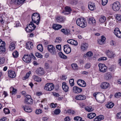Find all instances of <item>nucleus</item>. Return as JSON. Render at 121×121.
I'll use <instances>...</instances> for the list:
<instances>
[{
	"label": "nucleus",
	"mask_w": 121,
	"mask_h": 121,
	"mask_svg": "<svg viewBox=\"0 0 121 121\" xmlns=\"http://www.w3.org/2000/svg\"><path fill=\"white\" fill-rule=\"evenodd\" d=\"M40 17L39 14L37 13H35L32 15V21L27 25V27L25 28L26 31L28 32H31L35 30L36 28V26L33 23L38 25L39 22Z\"/></svg>",
	"instance_id": "nucleus-1"
},
{
	"label": "nucleus",
	"mask_w": 121,
	"mask_h": 121,
	"mask_svg": "<svg viewBox=\"0 0 121 121\" xmlns=\"http://www.w3.org/2000/svg\"><path fill=\"white\" fill-rule=\"evenodd\" d=\"M105 99V97L104 95L101 93L99 94V95H97V98L96 99L97 101L101 103L104 102Z\"/></svg>",
	"instance_id": "nucleus-2"
},
{
	"label": "nucleus",
	"mask_w": 121,
	"mask_h": 121,
	"mask_svg": "<svg viewBox=\"0 0 121 121\" xmlns=\"http://www.w3.org/2000/svg\"><path fill=\"white\" fill-rule=\"evenodd\" d=\"M48 50L52 55H55L56 53V49L53 45H49L47 47Z\"/></svg>",
	"instance_id": "nucleus-3"
},
{
	"label": "nucleus",
	"mask_w": 121,
	"mask_h": 121,
	"mask_svg": "<svg viewBox=\"0 0 121 121\" xmlns=\"http://www.w3.org/2000/svg\"><path fill=\"white\" fill-rule=\"evenodd\" d=\"M33 101V100L32 99L31 96L27 95L26 96L24 102L25 104H32Z\"/></svg>",
	"instance_id": "nucleus-4"
},
{
	"label": "nucleus",
	"mask_w": 121,
	"mask_h": 121,
	"mask_svg": "<svg viewBox=\"0 0 121 121\" xmlns=\"http://www.w3.org/2000/svg\"><path fill=\"white\" fill-rule=\"evenodd\" d=\"M54 88V85L52 83H48L44 87V89L46 90L51 91L53 90Z\"/></svg>",
	"instance_id": "nucleus-5"
},
{
	"label": "nucleus",
	"mask_w": 121,
	"mask_h": 121,
	"mask_svg": "<svg viewBox=\"0 0 121 121\" xmlns=\"http://www.w3.org/2000/svg\"><path fill=\"white\" fill-rule=\"evenodd\" d=\"M112 9L115 11L119 10L120 8L121 5L120 3L118 1L114 2L113 4Z\"/></svg>",
	"instance_id": "nucleus-6"
},
{
	"label": "nucleus",
	"mask_w": 121,
	"mask_h": 121,
	"mask_svg": "<svg viewBox=\"0 0 121 121\" xmlns=\"http://www.w3.org/2000/svg\"><path fill=\"white\" fill-rule=\"evenodd\" d=\"M99 68V71L101 72H105L107 69V67L104 64L99 63L98 65Z\"/></svg>",
	"instance_id": "nucleus-7"
},
{
	"label": "nucleus",
	"mask_w": 121,
	"mask_h": 121,
	"mask_svg": "<svg viewBox=\"0 0 121 121\" xmlns=\"http://www.w3.org/2000/svg\"><path fill=\"white\" fill-rule=\"evenodd\" d=\"M22 59L25 62H29L31 60V56L29 54H27V55L25 54L24 56L23 57Z\"/></svg>",
	"instance_id": "nucleus-8"
},
{
	"label": "nucleus",
	"mask_w": 121,
	"mask_h": 121,
	"mask_svg": "<svg viewBox=\"0 0 121 121\" xmlns=\"http://www.w3.org/2000/svg\"><path fill=\"white\" fill-rule=\"evenodd\" d=\"M64 50L66 53H69L71 51V48L70 46L68 44L64 46Z\"/></svg>",
	"instance_id": "nucleus-9"
},
{
	"label": "nucleus",
	"mask_w": 121,
	"mask_h": 121,
	"mask_svg": "<svg viewBox=\"0 0 121 121\" xmlns=\"http://www.w3.org/2000/svg\"><path fill=\"white\" fill-rule=\"evenodd\" d=\"M114 33L116 36L119 38H121V32L118 28H116L114 30Z\"/></svg>",
	"instance_id": "nucleus-10"
},
{
	"label": "nucleus",
	"mask_w": 121,
	"mask_h": 121,
	"mask_svg": "<svg viewBox=\"0 0 121 121\" xmlns=\"http://www.w3.org/2000/svg\"><path fill=\"white\" fill-rule=\"evenodd\" d=\"M73 92L74 93L78 94L82 91V89L77 86H74L73 87Z\"/></svg>",
	"instance_id": "nucleus-11"
},
{
	"label": "nucleus",
	"mask_w": 121,
	"mask_h": 121,
	"mask_svg": "<svg viewBox=\"0 0 121 121\" xmlns=\"http://www.w3.org/2000/svg\"><path fill=\"white\" fill-rule=\"evenodd\" d=\"M77 83L78 85L82 87H84L86 86V82L83 80L79 79L77 81Z\"/></svg>",
	"instance_id": "nucleus-12"
},
{
	"label": "nucleus",
	"mask_w": 121,
	"mask_h": 121,
	"mask_svg": "<svg viewBox=\"0 0 121 121\" xmlns=\"http://www.w3.org/2000/svg\"><path fill=\"white\" fill-rule=\"evenodd\" d=\"M26 0H13V2L17 5H21L23 4Z\"/></svg>",
	"instance_id": "nucleus-13"
},
{
	"label": "nucleus",
	"mask_w": 121,
	"mask_h": 121,
	"mask_svg": "<svg viewBox=\"0 0 121 121\" xmlns=\"http://www.w3.org/2000/svg\"><path fill=\"white\" fill-rule=\"evenodd\" d=\"M56 21L58 22H63L64 21L65 18L61 16H57L56 17Z\"/></svg>",
	"instance_id": "nucleus-14"
},
{
	"label": "nucleus",
	"mask_w": 121,
	"mask_h": 121,
	"mask_svg": "<svg viewBox=\"0 0 121 121\" xmlns=\"http://www.w3.org/2000/svg\"><path fill=\"white\" fill-rule=\"evenodd\" d=\"M65 10L63 11V13L65 15H68L70 13L71 10L70 7L66 6L65 7Z\"/></svg>",
	"instance_id": "nucleus-15"
},
{
	"label": "nucleus",
	"mask_w": 121,
	"mask_h": 121,
	"mask_svg": "<svg viewBox=\"0 0 121 121\" xmlns=\"http://www.w3.org/2000/svg\"><path fill=\"white\" fill-rule=\"evenodd\" d=\"M106 53L108 56L110 58H113L115 56V54H114L112 52L110 51L109 50H108L106 52Z\"/></svg>",
	"instance_id": "nucleus-16"
},
{
	"label": "nucleus",
	"mask_w": 121,
	"mask_h": 121,
	"mask_svg": "<svg viewBox=\"0 0 121 121\" xmlns=\"http://www.w3.org/2000/svg\"><path fill=\"white\" fill-rule=\"evenodd\" d=\"M86 98V96L83 95H77L75 97V99H76L79 100H84Z\"/></svg>",
	"instance_id": "nucleus-17"
},
{
	"label": "nucleus",
	"mask_w": 121,
	"mask_h": 121,
	"mask_svg": "<svg viewBox=\"0 0 121 121\" xmlns=\"http://www.w3.org/2000/svg\"><path fill=\"white\" fill-rule=\"evenodd\" d=\"M104 78L107 80H109L112 78V76L111 73L108 72L105 73L104 75Z\"/></svg>",
	"instance_id": "nucleus-18"
},
{
	"label": "nucleus",
	"mask_w": 121,
	"mask_h": 121,
	"mask_svg": "<svg viewBox=\"0 0 121 121\" xmlns=\"http://www.w3.org/2000/svg\"><path fill=\"white\" fill-rule=\"evenodd\" d=\"M88 44L87 43H82L81 45V49L83 51H85L88 48Z\"/></svg>",
	"instance_id": "nucleus-19"
},
{
	"label": "nucleus",
	"mask_w": 121,
	"mask_h": 121,
	"mask_svg": "<svg viewBox=\"0 0 121 121\" xmlns=\"http://www.w3.org/2000/svg\"><path fill=\"white\" fill-rule=\"evenodd\" d=\"M36 73L39 75H43L44 74L43 70V68L39 67L38 69L36 71Z\"/></svg>",
	"instance_id": "nucleus-20"
},
{
	"label": "nucleus",
	"mask_w": 121,
	"mask_h": 121,
	"mask_svg": "<svg viewBox=\"0 0 121 121\" xmlns=\"http://www.w3.org/2000/svg\"><path fill=\"white\" fill-rule=\"evenodd\" d=\"M88 7L89 10L93 11L95 9V4L93 3H89L88 5Z\"/></svg>",
	"instance_id": "nucleus-21"
},
{
	"label": "nucleus",
	"mask_w": 121,
	"mask_h": 121,
	"mask_svg": "<svg viewBox=\"0 0 121 121\" xmlns=\"http://www.w3.org/2000/svg\"><path fill=\"white\" fill-rule=\"evenodd\" d=\"M9 76L11 78H14L16 76V74L14 71L11 70L8 71Z\"/></svg>",
	"instance_id": "nucleus-22"
},
{
	"label": "nucleus",
	"mask_w": 121,
	"mask_h": 121,
	"mask_svg": "<svg viewBox=\"0 0 121 121\" xmlns=\"http://www.w3.org/2000/svg\"><path fill=\"white\" fill-rule=\"evenodd\" d=\"M5 43L4 42H2L0 46V50L1 52H5Z\"/></svg>",
	"instance_id": "nucleus-23"
},
{
	"label": "nucleus",
	"mask_w": 121,
	"mask_h": 121,
	"mask_svg": "<svg viewBox=\"0 0 121 121\" xmlns=\"http://www.w3.org/2000/svg\"><path fill=\"white\" fill-rule=\"evenodd\" d=\"M62 88L64 90L65 92H67L68 91L69 87L66 85L65 82H63L62 83Z\"/></svg>",
	"instance_id": "nucleus-24"
},
{
	"label": "nucleus",
	"mask_w": 121,
	"mask_h": 121,
	"mask_svg": "<svg viewBox=\"0 0 121 121\" xmlns=\"http://www.w3.org/2000/svg\"><path fill=\"white\" fill-rule=\"evenodd\" d=\"M110 86L109 84L107 82H103L102 83L101 85V88L102 89H105L108 88Z\"/></svg>",
	"instance_id": "nucleus-25"
},
{
	"label": "nucleus",
	"mask_w": 121,
	"mask_h": 121,
	"mask_svg": "<svg viewBox=\"0 0 121 121\" xmlns=\"http://www.w3.org/2000/svg\"><path fill=\"white\" fill-rule=\"evenodd\" d=\"M26 48L29 49H30L33 47V44L32 42L29 41L26 44Z\"/></svg>",
	"instance_id": "nucleus-26"
},
{
	"label": "nucleus",
	"mask_w": 121,
	"mask_h": 121,
	"mask_svg": "<svg viewBox=\"0 0 121 121\" xmlns=\"http://www.w3.org/2000/svg\"><path fill=\"white\" fill-rule=\"evenodd\" d=\"M22 107L24 108V110L27 112H30L32 111V109L30 107H26V106L22 105Z\"/></svg>",
	"instance_id": "nucleus-27"
},
{
	"label": "nucleus",
	"mask_w": 121,
	"mask_h": 121,
	"mask_svg": "<svg viewBox=\"0 0 121 121\" xmlns=\"http://www.w3.org/2000/svg\"><path fill=\"white\" fill-rule=\"evenodd\" d=\"M62 26L60 25L55 24L54 25L52 26L53 28L56 30H58L61 28Z\"/></svg>",
	"instance_id": "nucleus-28"
},
{
	"label": "nucleus",
	"mask_w": 121,
	"mask_h": 121,
	"mask_svg": "<svg viewBox=\"0 0 121 121\" xmlns=\"http://www.w3.org/2000/svg\"><path fill=\"white\" fill-rule=\"evenodd\" d=\"M88 23L91 24H95L96 22L95 19L92 17L89 18L88 20Z\"/></svg>",
	"instance_id": "nucleus-29"
},
{
	"label": "nucleus",
	"mask_w": 121,
	"mask_h": 121,
	"mask_svg": "<svg viewBox=\"0 0 121 121\" xmlns=\"http://www.w3.org/2000/svg\"><path fill=\"white\" fill-rule=\"evenodd\" d=\"M85 19L83 18H80L78 19L76 21V23L78 26H79V25L83 21H85Z\"/></svg>",
	"instance_id": "nucleus-30"
},
{
	"label": "nucleus",
	"mask_w": 121,
	"mask_h": 121,
	"mask_svg": "<svg viewBox=\"0 0 121 121\" xmlns=\"http://www.w3.org/2000/svg\"><path fill=\"white\" fill-rule=\"evenodd\" d=\"M61 31L65 35H68L69 34L70 30L66 29H62L61 30Z\"/></svg>",
	"instance_id": "nucleus-31"
},
{
	"label": "nucleus",
	"mask_w": 121,
	"mask_h": 121,
	"mask_svg": "<svg viewBox=\"0 0 121 121\" xmlns=\"http://www.w3.org/2000/svg\"><path fill=\"white\" fill-rule=\"evenodd\" d=\"M96 115V114L95 113H91L88 114L87 117L88 118L91 119L93 118Z\"/></svg>",
	"instance_id": "nucleus-32"
},
{
	"label": "nucleus",
	"mask_w": 121,
	"mask_h": 121,
	"mask_svg": "<svg viewBox=\"0 0 121 121\" xmlns=\"http://www.w3.org/2000/svg\"><path fill=\"white\" fill-rule=\"evenodd\" d=\"M58 55L61 58L66 59L67 58V56L61 52H59Z\"/></svg>",
	"instance_id": "nucleus-33"
},
{
	"label": "nucleus",
	"mask_w": 121,
	"mask_h": 121,
	"mask_svg": "<svg viewBox=\"0 0 121 121\" xmlns=\"http://www.w3.org/2000/svg\"><path fill=\"white\" fill-rule=\"evenodd\" d=\"M87 25V23L86 22L85 20V21H83L79 25V26L81 27L82 28H84L86 27Z\"/></svg>",
	"instance_id": "nucleus-34"
},
{
	"label": "nucleus",
	"mask_w": 121,
	"mask_h": 121,
	"mask_svg": "<svg viewBox=\"0 0 121 121\" xmlns=\"http://www.w3.org/2000/svg\"><path fill=\"white\" fill-rule=\"evenodd\" d=\"M114 105V104L112 102H108V104L106 105V107L108 108H111Z\"/></svg>",
	"instance_id": "nucleus-35"
},
{
	"label": "nucleus",
	"mask_w": 121,
	"mask_h": 121,
	"mask_svg": "<svg viewBox=\"0 0 121 121\" xmlns=\"http://www.w3.org/2000/svg\"><path fill=\"white\" fill-rule=\"evenodd\" d=\"M33 77L34 80L37 82H40L41 81V78L38 76L34 75Z\"/></svg>",
	"instance_id": "nucleus-36"
},
{
	"label": "nucleus",
	"mask_w": 121,
	"mask_h": 121,
	"mask_svg": "<svg viewBox=\"0 0 121 121\" xmlns=\"http://www.w3.org/2000/svg\"><path fill=\"white\" fill-rule=\"evenodd\" d=\"M11 51L14 49L15 48V44L13 43H10V45L9 47Z\"/></svg>",
	"instance_id": "nucleus-37"
},
{
	"label": "nucleus",
	"mask_w": 121,
	"mask_h": 121,
	"mask_svg": "<svg viewBox=\"0 0 121 121\" xmlns=\"http://www.w3.org/2000/svg\"><path fill=\"white\" fill-rule=\"evenodd\" d=\"M71 66L74 70H77L78 68V66L76 64H73L71 65Z\"/></svg>",
	"instance_id": "nucleus-38"
},
{
	"label": "nucleus",
	"mask_w": 121,
	"mask_h": 121,
	"mask_svg": "<svg viewBox=\"0 0 121 121\" xmlns=\"http://www.w3.org/2000/svg\"><path fill=\"white\" fill-rule=\"evenodd\" d=\"M67 112H68L69 114L70 115H73L75 113L74 111L73 110L71 109H68L67 110Z\"/></svg>",
	"instance_id": "nucleus-39"
},
{
	"label": "nucleus",
	"mask_w": 121,
	"mask_h": 121,
	"mask_svg": "<svg viewBox=\"0 0 121 121\" xmlns=\"http://www.w3.org/2000/svg\"><path fill=\"white\" fill-rule=\"evenodd\" d=\"M106 20V18L105 17H102L99 19V21L101 23H103L105 22Z\"/></svg>",
	"instance_id": "nucleus-40"
},
{
	"label": "nucleus",
	"mask_w": 121,
	"mask_h": 121,
	"mask_svg": "<svg viewBox=\"0 0 121 121\" xmlns=\"http://www.w3.org/2000/svg\"><path fill=\"white\" fill-rule=\"evenodd\" d=\"M12 55L14 57L16 58L18 56V52L17 51H16L15 52H14L13 53Z\"/></svg>",
	"instance_id": "nucleus-41"
},
{
	"label": "nucleus",
	"mask_w": 121,
	"mask_h": 121,
	"mask_svg": "<svg viewBox=\"0 0 121 121\" xmlns=\"http://www.w3.org/2000/svg\"><path fill=\"white\" fill-rule=\"evenodd\" d=\"M37 49L41 52L43 51V46L42 45L39 44L38 45L37 47Z\"/></svg>",
	"instance_id": "nucleus-42"
},
{
	"label": "nucleus",
	"mask_w": 121,
	"mask_h": 121,
	"mask_svg": "<svg viewBox=\"0 0 121 121\" xmlns=\"http://www.w3.org/2000/svg\"><path fill=\"white\" fill-rule=\"evenodd\" d=\"M69 83L71 86H73L74 84V79H70L69 80Z\"/></svg>",
	"instance_id": "nucleus-43"
},
{
	"label": "nucleus",
	"mask_w": 121,
	"mask_h": 121,
	"mask_svg": "<svg viewBox=\"0 0 121 121\" xmlns=\"http://www.w3.org/2000/svg\"><path fill=\"white\" fill-rule=\"evenodd\" d=\"M85 109L89 112H91L93 110V109L91 107H86L85 108Z\"/></svg>",
	"instance_id": "nucleus-44"
},
{
	"label": "nucleus",
	"mask_w": 121,
	"mask_h": 121,
	"mask_svg": "<svg viewBox=\"0 0 121 121\" xmlns=\"http://www.w3.org/2000/svg\"><path fill=\"white\" fill-rule=\"evenodd\" d=\"M61 41V38L60 37H57L56 38V40L55 41V43H60Z\"/></svg>",
	"instance_id": "nucleus-45"
},
{
	"label": "nucleus",
	"mask_w": 121,
	"mask_h": 121,
	"mask_svg": "<svg viewBox=\"0 0 121 121\" xmlns=\"http://www.w3.org/2000/svg\"><path fill=\"white\" fill-rule=\"evenodd\" d=\"M60 109H57L55 110L54 111V113L56 115H58L60 113Z\"/></svg>",
	"instance_id": "nucleus-46"
},
{
	"label": "nucleus",
	"mask_w": 121,
	"mask_h": 121,
	"mask_svg": "<svg viewBox=\"0 0 121 121\" xmlns=\"http://www.w3.org/2000/svg\"><path fill=\"white\" fill-rule=\"evenodd\" d=\"M116 16V17L117 19L119 21H121V15L120 14H117Z\"/></svg>",
	"instance_id": "nucleus-47"
},
{
	"label": "nucleus",
	"mask_w": 121,
	"mask_h": 121,
	"mask_svg": "<svg viewBox=\"0 0 121 121\" xmlns=\"http://www.w3.org/2000/svg\"><path fill=\"white\" fill-rule=\"evenodd\" d=\"M3 111L5 114H8L10 113V111L8 108H5L4 109Z\"/></svg>",
	"instance_id": "nucleus-48"
},
{
	"label": "nucleus",
	"mask_w": 121,
	"mask_h": 121,
	"mask_svg": "<svg viewBox=\"0 0 121 121\" xmlns=\"http://www.w3.org/2000/svg\"><path fill=\"white\" fill-rule=\"evenodd\" d=\"M42 112V110L40 109H37L35 112V113L37 114H39L41 113Z\"/></svg>",
	"instance_id": "nucleus-49"
},
{
	"label": "nucleus",
	"mask_w": 121,
	"mask_h": 121,
	"mask_svg": "<svg viewBox=\"0 0 121 121\" xmlns=\"http://www.w3.org/2000/svg\"><path fill=\"white\" fill-rule=\"evenodd\" d=\"M115 96L116 98H119L121 96V93L120 92L116 93Z\"/></svg>",
	"instance_id": "nucleus-50"
},
{
	"label": "nucleus",
	"mask_w": 121,
	"mask_h": 121,
	"mask_svg": "<svg viewBox=\"0 0 121 121\" xmlns=\"http://www.w3.org/2000/svg\"><path fill=\"white\" fill-rule=\"evenodd\" d=\"M108 0H102V4L103 5H106L108 3Z\"/></svg>",
	"instance_id": "nucleus-51"
},
{
	"label": "nucleus",
	"mask_w": 121,
	"mask_h": 121,
	"mask_svg": "<svg viewBox=\"0 0 121 121\" xmlns=\"http://www.w3.org/2000/svg\"><path fill=\"white\" fill-rule=\"evenodd\" d=\"M10 92L12 90V94L13 95L15 93L16 91L17 90L16 89H14L13 87H11L10 88Z\"/></svg>",
	"instance_id": "nucleus-52"
},
{
	"label": "nucleus",
	"mask_w": 121,
	"mask_h": 121,
	"mask_svg": "<svg viewBox=\"0 0 121 121\" xmlns=\"http://www.w3.org/2000/svg\"><path fill=\"white\" fill-rule=\"evenodd\" d=\"M82 119V118L79 116L75 117L74 118V120H75L79 121Z\"/></svg>",
	"instance_id": "nucleus-53"
},
{
	"label": "nucleus",
	"mask_w": 121,
	"mask_h": 121,
	"mask_svg": "<svg viewBox=\"0 0 121 121\" xmlns=\"http://www.w3.org/2000/svg\"><path fill=\"white\" fill-rule=\"evenodd\" d=\"M90 63H88L86 64L84 67L86 69H88L90 68Z\"/></svg>",
	"instance_id": "nucleus-54"
},
{
	"label": "nucleus",
	"mask_w": 121,
	"mask_h": 121,
	"mask_svg": "<svg viewBox=\"0 0 121 121\" xmlns=\"http://www.w3.org/2000/svg\"><path fill=\"white\" fill-rule=\"evenodd\" d=\"M35 56L36 57L40 58H42L43 57L42 56L41 54L38 52L35 53Z\"/></svg>",
	"instance_id": "nucleus-55"
},
{
	"label": "nucleus",
	"mask_w": 121,
	"mask_h": 121,
	"mask_svg": "<svg viewBox=\"0 0 121 121\" xmlns=\"http://www.w3.org/2000/svg\"><path fill=\"white\" fill-rule=\"evenodd\" d=\"M107 59V58L105 57H101L98 59V60L99 61L100 60H106Z\"/></svg>",
	"instance_id": "nucleus-56"
},
{
	"label": "nucleus",
	"mask_w": 121,
	"mask_h": 121,
	"mask_svg": "<svg viewBox=\"0 0 121 121\" xmlns=\"http://www.w3.org/2000/svg\"><path fill=\"white\" fill-rule=\"evenodd\" d=\"M5 60L4 58H2L0 59V64L1 65L4 64L5 62Z\"/></svg>",
	"instance_id": "nucleus-57"
},
{
	"label": "nucleus",
	"mask_w": 121,
	"mask_h": 121,
	"mask_svg": "<svg viewBox=\"0 0 121 121\" xmlns=\"http://www.w3.org/2000/svg\"><path fill=\"white\" fill-rule=\"evenodd\" d=\"M93 55L92 53L91 52H89L86 53L87 56H91Z\"/></svg>",
	"instance_id": "nucleus-58"
},
{
	"label": "nucleus",
	"mask_w": 121,
	"mask_h": 121,
	"mask_svg": "<svg viewBox=\"0 0 121 121\" xmlns=\"http://www.w3.org/2000/svg\"><path fill=\"white\" fill-rule=\"evenodd\" d=\"M97 117L99 119V121H100L101 120H103L104 119V117L102 115L99 116L98 117Z\"/></svg>",
	"instance_id": "nucleus-59"
},
{
	"label": "nucleus",
	"mask_w": 121,
	"mask_h": 121,
	"mask_svg": "<svg viewBox=\"0 0 121 121\" xmlns=\"http://www.w3.org/2000/svg\"><path fill=\"white\" fill-rule=\"evenodd\" d=\"M77 2L76 0H74L71 1L70 3L73 5L76 4L77 3Z\"/></svg>",
	"instance_id": "nucleus-60"
},
{
	"label": "nucleus",
	"mask_w": 121,
	"mask_h": 121,
	"mask_svg": "<svg viewBox=\"0 0 121 121\" xmlns=\"http://www.w3.org/2000/svg\"><path fill=\"white\" fill-rule=\"evenodd\" d=\"M45 68L46 69H48L49 68V64L48 63H45Z\"/></svg>",
	"instance_id": "nucleus-61"
},
{
	"label": "nucleus",
	"mask_w": 121,
	"mask_h": 121,
	"mask_svg": "<svg viewBox=\"0 0 121 121\" xmlns=\"http://www.w3.org/2000/svg\"><path fill=\"white\" fill-rule=\"evenodd\" d=\"M73 41V40L72 39H70L68 40L67 41V42L71 44H72Z\"/></svg>",
	"instance_id": "nucleus-62"
},
{
	"label": "nucleus",
	"mask_w": 121,
	"mask_h": 121,
	"mask_svg": "<svg viewBox=\"0 0 121 121\" xmlns=\"http://www.w3.org/2000/svg\"><path fill=\"white\" fill-rule=\"evenodd\" d=\"M117 118L121 119V112L117 113Z\"/></svg>",
	"instance_id": "nucleus-63"
},
{
	"label": "nucleus",
	"mask_w": 121,
	"mask_h": 121,
	"mask_svg": "<svg viewBox=\"0 0 121 121\" xmlns=\"http://www.w3.org/2000/svg\"><path fill=\"white\" fill-rule=\"evenodd\" d=\"M56 48L60 51L61 50V45L60 44L56 45Z\"/></svg>",
	"instance_id": "nucleus-64"
}]
</instances>
